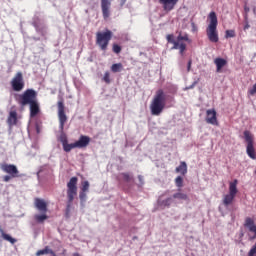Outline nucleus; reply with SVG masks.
Instances as JSON below:
<instances>
[{"instance_id": "nucleus-1", "label": "nucleus", "mask_w": 256, "mask_h": 256, "mask_svg": "<svg viewBox=\"0 0 256 256\" xmlns=\"http://www.w3.org/2000/svg\"><path fill=\"white\" fill-rule=\"evenodd\" d=\"M166 39L168 43H172V49L178 50L180 55H185V51L187 50V44L183 41L191 43V39H189V34H187V32H179L176 40L173 39V35L171 34L167 35Z\"/></svg>"}, {"instance_id": "nucleus-2", "label": "nucleus", "mask_w": 256, "mask_h": 256, "mask_svg": "<svg viewBox=\"0 0 256 256\" xmlns=\"http://www.w3.org/2000/svg\"><path fill=\"white\" fill-rule=\"evenodd\" d=\"M166 103L167 98L165 92H163V90H158L150 104L151 114L159 116L160 113H163Z\"/></svg>"}, {"instance_id": "nucleus-3", "label": "nucleus", "mask_w": 256, "mask_h": 256, "mask_svg": "<svg viewBox=\"0 0 256 256\" xmlns=\"http://www.w3.org/2000/svg\"><path fill=\"white\" fill-rule=\"evenodd\" d=\"M208 19L209 24L206 28V35L211 43H218L219 33L217 32V25L219 22L217 20V14L215 12H210L208 15Z\"/></svg>"}, {"instance_id": "nucleus-4", "label": "nucleus", "mask_w": 256, "mask_h": 256, "mask_svg": "<svg viewBox=\"0 0 256 256\" xmlns=\"http://www.w3.org/2000/svg\"><path fill=\"white\" fill-rule=\"evenodd\" d=\"M58 119H59V131L60 136L58 140L62 145L68 143L69 140L67 139V134H65V123H67V115L65 114V105L63 102H58Z\"/></svg>"}, {"instance_id": "nucleus-5", "label": "nucleus", "mask_w": 256, "mask_h": 256, "mask_svg": "<svg viewBox=\"0 0 256 256\" xmlns=\"http://www.w3.org/2000/svg\"><path fill=\"white\" fill-rule=\"evenodd\" d=\"M79 179L77 177H72L69 182L67 183V206H66V213H71V205H73V201L75 197H77V182Z\"/></svg>"}, {"instance_id": "nucleus-6", "label": "nucleus", "mask_w": 256, "mask_h": 256, "mask_svg": "<svg viewBox=\"0 0 256 256\" xmlns=\"http://www.w3.org/2000/svg\"><path fill=\"white\" fill-rule=\"evenodd\" d=\"M89 143H91V138H89V136L81 135L76 142L71 144H69V142H66L65 144H62V147L65 153H71L72 149H83L87 147Z\"/></svg>"}, {"instance_id": "nucleus-7", "label": "nucleus", "mask_w": 256, "mask_h": 256, "mask_svg": "<svg viewBox=\"0 0 256 256\" xmlns=\"http://www.w3.org/2000/svg\"><path fill=\"white\" fill-rule=\"evenodd\" d=\"M113 37V32L111 30H106L105 32L96 33V45L100 47L102 51H107L109 47V41Z\"/></svg>"}, {"instance_id": "nucleus-8", "label": "nucleus", "mask_w": 256, "mask_h": 256, "mask_svg": "<svg viewBox=\"0 0 256 256\" xmlns=\"http://www.w3.org/2000/svg\"><path fill=\"white\" fill-rule=\"evenodd\" d=\"M37 101V91L34 89H27L23 94L19 95L18 103L25 107L26 105H31Z\"/></svg>"}, {"instance_id": "nucleus-9", "label": "nucleus", "mask_w": 256, "mask_h": 256, "mask_svg": "<svg viewBox=\"0 0 256 256\" xmlns=\"http://www.w3.org/2000/svg\"><path fill=\"white\" fill-rule=\"evenodd\" d=\"M237 180L229 183V193L223 196L222 203L224 207H229L235 201V197H237Z\"/></svg>"}, {"instance_id": "nucleus-10", "label": "nucleus", "mask_w": 256, "mask_h": 256, "mask_svg": "<svg viewBox=\"0 0 256 256\" xmlns=\"http://www.w3.org/2000/svg\"><path fill=\"white\" fill-rule=\"evenodd\" d=\"M13 91H23L25 88V81L23 80V73L17 72L11 81Z\"/></svg>"}, {"instance_id": "nucleus-11", "label": "nucleus", "mask_w": 256, "mask_h": 256, "mask_svg": "<svg viewBox=\"0 0 256 256\" xmlns=\"http://www.w3.org/2000/svg\"><path fill=\"white\" fill-rule=\"evenodd\" d=\"M0 169L4 173H7L8 175L12 176V178L18 177L19 175V169H17V166L13 164L4 163L0 166Z\"/></svg>"}, {"instance_id": "nucleus-12", "label": "nucleus", "mask_w": 256, "mask_h": 256, "mask_svg": "<svg viewBox=\"0 0 256 256\" xmlns=\"http://www.w3.org/2000/svg\"><path fill=\"white\" fill-rule=\"evenodd\" d=\"M111 1L112 0H101V9L104 19H109L111 16Z\"/></svg>"}, {"instance_id": "nucleus-13", "label": "nucleus", "mask_w": 256, "mask_h": 256, "mask_svg": "<svg viewBox=\"0 0 256 256\" xmlns=\"http://www.w3.org/2000/svg\"><path fill=\"white\" fill-rule=\"evenodd\" d=\"M159 3L162 5L163 9L169 13L175 9V6L177 3H179V0H159Z\"/></svg>"}, {"instance_id": "nucleus-14", "label": "nucleus", "mask_w": 256, "mask_h": 256, "mask_svg": "<svg viewBox=\"0 0 256 256\" xmlns=\"http://www.w3.org/2000/svg\"><path fill=\"white\" fill-rule=\"evenodd\" d=\"M206 123L209 125H219L217 122V111H215V109L206 111Z\"/></svg>"}, {"instance_id": "nucleus-15", "label": "nucleus", "mask_w": 256, "mask_h": 256, "mask_svg": "<svg viewBox=\"0 0 256 256\" xmlns=\"http://www.w3.org/2000/svg\"><path fill=\"white\" fill-rule=\"evenodd\" d=\"M244 226L247 227V229H248V231H250V233H254V236L250 237V241H253L254 239H256L255 221H253V219H251V218H246Z\"/></svg>"}, {"instance_id": "nucleus-16", "label": "nucleus", "mask_w": 256, "mask_h": 256, "mask_svg": "<svg viewBox=\"0 0 256 256\" xmlns=\"http://www.w3.org/2000/svg\"><path fill=\"white\" fill-rule=\"evenodd\" d=\"M35 207L40 211V213H47V203L45 200L36 198L35 199Z\"/></svg>"}, {"instance_id": "nucleus-17", "label": "nucleus", "mask_w": 256, "mask_h": 256, "mask_svg": "<svg viewBox=\"0 0 256 256\" xmlns=\"http://www.w3.org/2000/svg\"><path fill=\"white\" fill-rule=\"evenodd\" d=\"M30 105V117H37L39 115L41 108L39 107V101L33 102Z\"/></svg>"}, {"instance_id": "nucleus-18", "label": "nucleus", "mask_w": 256, "mask_h": 256, "mask_svg": "<svg viewBox=\"0 0 256 256\" xmlns=\"http://www.w3.org/2000/svg\"><path fill=\"white\" fill-rule=\"evenodd\" d=\"M214 63L216 65V72L221 73V70L223 69V67H225V65H227V60H225L223 58H216L214 60Z\"/></svg>"}, {"instance_id": "nucleus-19", "label": "nucleus", "mask_w": 256, "mask_h": 256, "mask_svg": "<svg viewBox=\"0 0 256 256\" xmlns=\"http://www.w3.org/2000/svg\"><path fill=\"white\" fill-rule=\"evenodd\" d=\"M7 123L10 127H13V125H17V112L16 111H10Z\"/></svg>"}, {"instance_id": "nucleus-20", "label": "nucleus", "mask_w": 256, "mask_h": 256, "mask_svg": "<svg viewBox=\"0 0 256 256\" xmlns=\"http://www.w3.org/2000/svg\"><path fill=\"white\" fill-rule=\"evenodd\" d=\"M173 197H169L166 198L164 200H162L161 198L158 199V205L160 207H171L172 203H173Z\"/></svg>"}, {"instance_id": "nucleus-21", "label": "nucleus", "mask_w": 256, "mask_h": 256, "mask_svg": "<svg viewBox=\"0 0 256 256\" xmlns=\"http://www.w3.org/2000/svg\"><path fill=\"white\" fill-rule=\"evenodd\" d=\"M118 179H122L126 183H131L133 181V174L130 173H121L118 175Z\"/></svg>"}, {"instance_id": "nucleus-22", "label": "nucleus", "mask_w": 256, "mask_h": 256, "mask_svg": "<svg viewBox=\"0 0 256 256\" xmlns=\"http://www.w3.org/2000/svg\"><path fill=\"white\" fill-rule=\"evenodd\" d=\"M176 173L180 175H187V163L181 162L178 167H176Z\"/></svg>"}, {"instance_id": "nucleus-23", "label": "nucleus", "mask_w": 256, "mask_h": 256, "mask_svg": "<svg viewBox=\"0 0 256 256\" xmlns=\"http://www.w3.org/2000/svg\"><path fill=\"white\" fill-rule=\"evenodd\" d=\"M246 153L250 159H256L255 148L253 144H247Z\"/></svg>"}, {"instance_id": "nucleus-24", "label": "nucleus", "mask_w": 256, "mask_h": 256, "mask_svg": "<svg viewBox=\"0 0 256 256\" xmlns=\"http://www.w3.org/2000/svg\"><path fill=\"white\" fill-rule=\"evenodd\" d=\"M35 221H37L38 223H44L45 221H47V219H49V216H47V214L42 213V214H36L34 216Z\"/></svg>"}, {"instance_id": "nucleus-25", "label": "nucleus", "mask_w": 256, "mask_h": 256, "mask_svg": "<svg viewBox=\"0 0 256 256\" xmlns=\"http://www.w3.org/2000/svg\"><path fill=\"white\" fill-rule=\"evenodd\" d=\"M41 255H55V252H53V250L49 249V247H46L43 250H39L36 253V256H41Z\"/></svg>"}, {"instance_id": "nucleus-26", "label": "nucleus", "mask_w": 256, "mask_h": 256, "mask_svg": "<svg viewBox=\"0 0 256 256\" xmlns=\"http://www.w3.org/2000/svg\"><path fill=\"white\" fill-rule=\"evenodd\" d=\"M2 233V237L5 241H9V243H11L12 245H15V243H17V239L11 237L9 234H5V232H3V230H1Z\"/></svg>"}, {"instance_id": "nucleus-27", "label": "nucleus", "mask_w": 256, "mask_h": 256, "mask_svg": "<svg viewBox=\"0 0 256 256\" xmlns=\"http://www.w3.org/2000/svg\"><path fill=\"white\" fill-rule=\"evenodd\" d=\"M112 73H121L123 71V64L116 63L111 66Z\"/></svg>"}, {"instance_id": "nucleus-28", "label": "nucleus", "mask_w": 256, "mask_h": 256, "mask_svg": "<svg viewBox=\"0 0 256 256\" xmlns=\"http://www.w3.org/2000/svg\"><path fill=\"white\" fill-rule=\"evenodd\" d=\"M172 197L173 199H178V201H187V194L185 193L177 192Z\"/></svg>"}, {"instance_id": "nucleus-29", "label": "nucleus", "mask_w": 256, "mask_h": 256, "mask_svg": "<svg viewBox=\"0 0 256 256\" xmlns=\"http://www.w3.org/2000/svg\"><path fill=\"white\" fill-rule=\"evenodd\" d=\"M244 138L247 142V145H253V136H251V132L248 130L244 131Z\"/></svg>"}, {"instance_id": "nucleus-30", "label": "nucleus", "mask_w": 256, "mask_h": 256, "mask_svg": "<svg viewBox=\"0 0 256 256\" xmlns=\"http://www.w3.org/2000/svg\"><path fill=\"white\" fill-rule=\"evenodd\" d=\"M89 187H90L89 181H84L82 182L81 191L87 193L89 191Z\"/></svg>"}, {"instance_id": "nucleus-31", "label": "nucleus", "mask_w": 256, "mask_h": 256, "mask_svg": "<svg viewBox=\"0 0 256 256\" xmlns=\"http://www.w3.org/2000/svg\"><path fill=\"white\" fill-rule=\"evenodd\" d=\"M79 198L81 203H85L87 201V192L80 191Z\"/></svg>"}, {"instance_id": "nucleus-32", "label": "nucleus", "mask_w": 256, "mask_h": 256, "mask_svg": "<svg viewBox=\"0 0 256 256\" xmlns=\"http://www.w3.org/2000/svg\"><path fill=\"white\" fill-rule=\"evenodd\" d=\"M225 37L226 39L235 37V30H226Z\"/></svg>"}, {"instance_id": "nucleus-33", "label": "nucleus", "mask_w": 256, "mask_h": 256, "mask_svg": "<svg viewBox=\"0 0 256 256\" xmlns=\"http://www.w3.org/2000/svg\"><path fill=\"white\" fill-rule=\"evenodd\" d=\"M244 19H245L244 20L245 25H244L243 30L247 31L248 29H250L251 25H249V18L247 17V15H245Z\"/></svg>"}, {"instance_id": "nucleus-34", "label": "nucleus", "mask_w": 256, "mask_h": 256, "mask_svg": "<svg viewBox=\"0 0 256 256\" xmlns=\"http://www.w3.org/2000/svg\"><path fill=\"white\" fill-rule=\"evenodd\" d=\"M175 183H176V186H178V187H183V177L178 176V177L175 179Z\"/></svg>"}, {"instance_id": "nucleus-35", "label": "nucleus", "mask_w": 256, "mask_h": 256, "mask_svg": "<svg viewBox=\"0 0 256 256\" xmlns=\"http://www.w3.org/2000/svg\"><path fill=\"white\" fill-rule=\"evenodd\" d=\"M103 81H105V83H111V78H110L109 72L104 73Z\"/></svg>"}, {"instance_id": "nucleus-36", "label": "nucleus", "mask_w": 256, "mask_h": 256, "mask_svg": "<svg viewBox=\"0 0 256 256\" xmlns=\"http://www.w3.org/2000/svg\"><path fill=\"white\" fill-rule=\"evenodd\" d=\"M113 52L116 54L121 53V46H119L118 44H114L113 45Z\"/></svg>"}, {"instance_id": "nucleus-37", "label": "nucleus", "mask_w": 256, "mask_h": 256, "mask_svg": "<svg viewBox=\"0 0 256 256\" xmlns=\"http://www.w3.org/2000/svg\"><path fill=\"white\" fill-rule=\"evenodd\" d=\"M191 27H192V32L197 33L198 28H197V25L195 24V22H191Z\"/></svg>"}, {"instance_id": "nucleus-38", "label": "nucleus", "mask_w": 256, "mask_h": 256, "mask_svg": "<svg viewBox=\"0 0 256 256\" xmlns=\"http://www.w3.org/2000/svg\"><path fill=\"white\" fill-rule=\"evenodd\" d=\"M11 175L9 174V175H5L4 177H3V181L5 182V183H9V181H11Z\"/></svg>"}, {"instance_id": "nucleus-39", "label": "nucleus", "mask_w": 256, "mask_h": 256, "mask_svg": "<svg viewBox=\"0 0 256 256\" xmlns=\"http://www.w3.org/2000/svg\"><path fill=\"white\" fill-rule=\"evenodd\" d=\"M191 63H192V61L189 60L188 65H187V71H191Z\"/></svg>"}, {"instance_id": "nucleus-40", "label": "nucleus", "mask_w": 256, "mask_h": 256, "mask_svg": "<svg viewBox=\"0 0 256 256\" xmlns=\"http://www.w3.org/2000/svg\"><path fill=\"white\" fill-rule=\"evenodd\" d=\"M125 3H127V0H120L121 7H123V5H125Z\"/></svg>"}, {"instance_id": "nucleus-41", "label": "nucleus", "mask_w": 256, "mask_h": 256, "mask_svg": "<svg viewBox=\"0 0 256 256\" xmlns=\"http://www.w3.org/2000/svg\"><path fill=\"white\" fill-rule=\"evenodd\" d=\"M138 179H139L141 185H143V176L139 175V176H138Z\"/></svg>"}, {"instance_id": "nucleus-42", "label": "nucleus", "mask_w": 256, "mask_h": 256, "mask_svg": "<svg viewBox=\"0 0 256 256\" xmlns=\"http://www.w3.org/2000/svg\"><path fill=\"white\" fill-rule=\"evenodd\" d=\"M193 87H195V82L193 83V85L187 87V89H193Z\"/></svg>"}, {"instance_id": "nucleus-43", "label": "nucleus", "mask_w": 256, "mask_h": 256, "mask_svg": "<svg viewBox=\"0 0 256 256\" xmlns=\"http://www.w3.org/2000/svg\"><path fill=\"white\" fill-rule=\"evenodd\" d=\"M244 10H245L246 13H249V7L246 6V7L244 8Z\"/></svg>"}, {"instance_id": "nucleus-44", "label": "nucleus", "mask_w": 256, "mask_h": 256, "mask_svg": "<svg viewBox=\"0 0 256 256\" xmlns=\"http://www.w3.org/2000/svg\"><path fill=\"white\" fill-rule=\"evenodd\" d=\"M73 256H81L79 253H74Z\"/></svg>"}, {"instance_id": "nucleus-45", "label": "nucleus", "mask_w": 256, "mask_h": 256, "mask_svg": "<svg viewBox=\"0 0 256 256\" xmlns=\"http://www.w3.org/2000/svg\"><path fill=\"white\" fill-rule=\"evenodd\" d=\"M255 174H256V170H255V172H254Z\"/></svg>"}]
</instances>
